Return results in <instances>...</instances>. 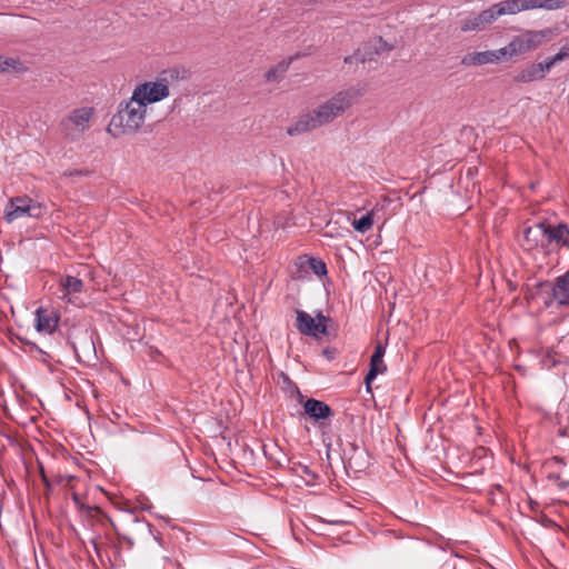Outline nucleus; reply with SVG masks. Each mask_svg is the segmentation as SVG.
Here are the masks:
<instances>
[{"label": "nucleus", "instance_id": "1", "mask_svg": "<svg viewBox=\"0 0 569 569\" xmlns=\"http://www.w3.org/2000/svg\"><path fill=\"white\" fill-rule=\"evenodd\" d=\"M351 104V93L349 91H340L317 109L301 116L297 122L288 129V133L290 136L299 134L327 124L341 116Z\"/></svg>", "mask_w": 569, "mask_h": 569}, {"label": "nucleus", "instance_id": "2", "mask_svg": "<svg viewBox=\"0 0 569 569\" xmlns=\"http://www.w3.org/2000/svg\"><path fill=\"white\" fill-rule=\"evenodd\" d=\"M147 107L132 93L129 100L118 106L117 113L112 116L108 132L113 136L138 131L144 123Z\"/></svg>", "mask_w": 569, "mask_h": 569}, {"label": "nucleus", "instance_id": "3", "mask_svg": "<svg viewBox=\"0 0 569 569\" xmlns=\"http://www.w3.org/2000/svg\"><path fill=\"white\" fill-rule=\"evenodd\" d=\"M94 114L93 107H81L71 110L59 123L61 134L69 141L79 140L90 128Z\"/></svg>", "mask_w": 569, "mask_h": 569}, {"label": "nucleus", "instance_id": "4", "mask_svg": "<svg viewBox=\"0 0 569 569\" xmlns=\"http://www.w3.org/2000/svg\"><path fill=\"white\" fill-rule=\"evenodd\" d=\"M553 37L551 28L542 30H526L511 40V51L521 56L528 51H532L549 42Z\"/></svg>", "mask_w": 569, "mask_h": 569}, {"label": "nucleus", "instance_id": "5", "mask_svg": "<svg viewBox=\"0 0 569 569\" xmlns=\"http://www.w3.org/2000/svg\"><path fill=\"white\" fill-rule=\"evenodd\" d=\"M538 295L543 297L545 307H550L552 301L563 306L569 303V269L558 277L555 283L543 281L538 283Z\"/></svg>", "mask_w": 569, "mask_h": 569}, {"label": "nucleus", "instance_id": "6", "mask_svg": "<svg viewBox=\"0 0 569 569\" xmlns=\"http://www.w3.org/2000/svg\"><path fill=\"white\" fill-rule=\"evenodd\" d=\"M42 214V206L29 197H16L9 200L4 219L12 222L21 217L39 218Z\"/></svg>", "mask_w": 569, "mask_h": 569}, {"label": "nucleus", "instance_id": "7", "mask_svg": "<svg viewBox=\"0 0 569 569\" xmlns=\"http://www.w3.org/2000/svg\"><path fill=\"white\" fill-rule=\"evenodd\" d=\"M132 93L148 107V104L166 99L170 91L164 82L147 81L137 86Z\"/></svg>", "mask_w": 569, "mask_h": 569}, {"label": "nucleus", "instance_id": "8", "mask_svg": "<svg viewBox=\"0 0 569 569\" xmlns=\"http://www.w3.org/2000/svg\"><path fill=\"white\" fill-rule=\"evenodd\" d=\"M546 232L543 237L546 252L550 251V247L555 246L557 249L567 248L569 249V227L567 223H558L551 226L545 222Z\"/></svg>", "mask_w": 569, "mask_h": 569}, {"label": "nucleus", "instance_id": "9", "mask_svg": "<svg viewBox=\"0 0 569 569\" xmlns=\"http://www.w3.org/2000/svg\"><path fill=\"white\" fill-rule=\"evenodd\" d=\"M555 64L550 62V58H547L543 62L532 63L513 77L515 82L528 83L537 80H541L550 71Z\"/></svg>", "mask_w": 569, "mask_h": 569}, {"label": "nucleus", "instance_id": "10", "mask_svg": "<svg viewBox=\"0 0 569 569\" xmlns=\"http://www.w3.org/2000/svg\"><path fill=\"white\" fill-rule=\"evenodd\" d=\"M386 347L378 342L370 359V369L365 377L366 389L368 392H371V382L376 377L387 370V366L383 362Z\"/></svg>", "mask_w": 569, "mask_h": 569}, {"label": "nucleus", "instance_id": "11", "mask_svg": "<svg viewBox=\"0 0 569 569\" xmlns=\"http://www.w3.org/2000/svg\"><path fill=\"white\" fill-rule=\"evenodd\" d=\"M546 232L545 222H538L527 227L523 231L522 247L525 250L531 251L537 248H545L543 237Z\"/></svg>", "mask_w": 569, "mask_h": 569}, {"label": "nucleus", "instance_id": "12", "mask_svg": "<svg viewBox=\"0 0 569 569\" xmlns=\"http://www.w3.org/2000/svg\"><path fill=\"white\" fill-rule=\"evenodd\" d=\"M305 413L315 422H321L333 416L332 409L323 401L310 398L303 403Z\"/></svg>", "mask_w": 569, "mask_h": 569}, {"label": "nucleus", "instance_id": "13", "mask_svg": "<svg viewBox=\"0 0 569 569\" xmlns=\"http://www.w3.org/2000/svg\"><path fill=\"white\" fill-rule=\"evenodd\" d=\"M36 329L39 332L52 333L59 322V316L54 311L39 308L36 311Z\"/></svg>", "mask_w": 569, "mask_h": 569}, {"label": "nucleus", "instance_id": "14", "mask_svg": "<svg viewBox=\"0 0 569 569\" xmlns=\"http://www.w3.org/2000/svg\"><path fill=\"white\" fill-rule=\"evenodd\" d=\"M83 281L73 276H67L60 282V292L61 299L67 300V302H71L70 296L73 293L82 292L83 290Z\"/></svg>", "mask_w": 569, "mask_h": 569}, {"label": "nucleus", "instance_id": "15", "mask_svg": "<svg viewBox=\"0 0 569 569\" xmlns=\"http://www.w3.org/2000/svg\"><path fill=\"white\" fill-rule=\"evenodd\" d=\"M296 327L301 335L317 337L316 320L306 311L297 310Z\"/></svg>", "mask_w": 569, "mask_h": 569}, {"label": "nucleus", "instance_id": "16", "mask_svg": "<svg viewBox=\"0 0 569 569\" xmlns=\"http://www.w3.org/2000/svg\"><path fill=\"white\" fill-rule=\"evenodd\" d=\"M497 62V56L491 51L471 52L462 57L463 66H482Z\"/></svg>", "mask_w": 569, "mask_h": 569}, {"label": "nucleus", "instance_id": "17", "mask_svg": "<svg viewBox=\"0 0 569 569\" xmlns=\"http://www.w3.org/2000/svg\"><path fill=\"white\" fill-rule=\"evenodd\" d=\"M485 29L486 26L481 19L480 13L467 17L460 21V30L462 32L481 31Z\"/></svg>", "mask_w": 569, "mask_h": 569}, {"label": "nucleus", "instance_id": "18", "mask_svg": "<svg viewBox=\"0 0 569 569\" xmlns=\"http://www.w3.org/2000/svg\"><path fill=\"white\" fill-rule=\"evenodd\" d=\"M72 500L76 503V506L79 508V510L88 518H96L98 516H101L102 518L110 521L107 515L102 512V510L97 506H86L81 502L79 495L73 493Z\"/></svg>", "mask_w": 569, "mask_h": 569}, {"label": "nucleus", "instance_id": "19", "mask_svg": "<svg viewBox=\"0 0 569 569\" xmlns=\"http://www.w3.org/2000/svg\"><path fill=\"white\" fill-rule=\"evenodd\" d=\"M498 8L501 16L505 14H516L523 10V1L522 0H502L497 2Z\"/></svg>", "mask_w": 569, "mask_h": 569}, {"label": "nucleus", "instance_id": "20", "mask_svg": "<svg viewBox=\"0 0 569 569\" xmlns=\"http://www.w3.org/2000/svg\"><path fill=\"white\" fill-rule=\"evenodd\" d=\"M376 209L373 208L371 211H369L367 214L361 217L360 219H355L352 221V227L356 231L360 233H366L369 230H371L373 226V217H375Z\"/></svg>", "mask_w": 569, "mask_h": 569}, {"label": "nucleus", "instance_id": "21", "mask_svg": "<svg viewBox=\"0 0 569 569\" xmlns=\"http://www.w3.org/2000/svg\"><path fill=\"white\" fill-rule=\"evenodd\" d=\"M290 61H281L276 67L270 68L264 78L269 82L279 81L281 77L287 72Z\"/></svg>", "mask_w": 569, "mask_h": 569}, {"label": "nucleus", "instance_id": "22", "mask_svg": "<svg viewBox=\"0 0 569 569\" xmlns=\"http://www.w3.org/2000/svg\"><path fill=\"white\" fill-rule=\"evenodd\" d=\"M27 68L23 66V63L18 59L0 56V72H8L10 70L16 72H23Z\"/></svg>", "mask_w": 569, "mask_h": 569}, {"label": "nucleus", "instance_id": "23", "mask_svg": "<svg viewBox=\"0 0 569 569\" xmlns=\"http://www.w3.org/2000/svg\"><path fill=\"white\" fill-rule=\"evenodd\" d=\"M392 46L385 41L381 37L373 38L366 42V49L375 50L376 54L392 50Z\"/></svg>", "mask_w": 569, "mask_h": 569}, {"label": "nucleus", "instance_id": "24", "mask_svg": "<svg viewBox=\"0 0 569 569\" xmlns=\"http://www.w3.org/2000/svg\"><path fill=\"white\" fill-rule=\"evenodd\" d=\"M498 4L495 3L491 7L482 10L480 13L481 19L483 20V23L486 28L493 23L499 17H501L500 11H498Z\"/></svg>", "mask_w": 569, "mask_h": 569}, {"label": "nucleus", "instance_id": "25", "mask_svg": "<svg viewBox=\"0 0 569 569\" xmlns=\"http://www.w3.org/2000/svg\"><path fill=\"white\" fill-rule=\"evenodd\" d=\"M550 58V62L553 64H557L566 59H569V38L566 40V42L561 46L560 50Z\"/></svg>", "mask_w": 569, "mask_h": 569}, {"label": "nucleus", "instance_id": "26", "mask_svg": "<svg viewBox=\"0 0 569 569\" xmlns=\"http://www.w3.org/2000/svg\"><path fill=\"white\" fill-rule=\"evenodd\" d=\"M356 56L359 57V62L365 63L375 60L377 54L375 50L366 49V43H363L362 47L356 50Z\"/></svg>", "mask_w": 569, "mask_h": 569}, {"label": "nucleus", "instance_id": "27", "mask_svg": "<svg viewBox=\"0 0 569 569\" xmlns=\"http://www.w3.org/2000/svg\"><path fill=\"white\" fill-rule=\"evenodd\" d=\"M566 0H542L541 2V9L548 11L560 10L566 8Z\"/></svg>", "mask_w": 569, "mask_h": 569}, {"label": "nucleus", "instance_id": "28", "mask_svg": "<svg viewBox=\"0 0 569 569\" xmlns=\"http://www.w3.org/2000/svg\"><path fill=\"white\" fill-rule=\"evenodd\" d=\"M309 266L317 276L327 274V266L322 260L317 259V258H310Z\"/></svg>", "mask_w": 569, "mask_h": 569}, {"label": "nucleus", "instance_id": "29", "mask_svg": "<svg viewBox=\"0 0 569 569\" xmlns=\"http://www.w3.org/2000/svg\"><path fill=\"white\" fill-rule=\"evenodd\" d=\"M316 320V327H317V336L320 335H327V322L330 320L328 317L323 316L321 311H319L313 318Z\"/></svg>", "mask_w": 569, "mask_h": 569}, {"label": "nucleus", "instance_id": "30", "mask_svg": "<svg viewBox=\"0 0 569 569\" xmlns=\"http://www.w3.org/2000/svg\"><path fill=\"white\" fill-rule=\"evenodd\" d=\"M511 41L503 48H500L498 50H492L491 53H495L497 56V62L500 61L502 58H512L518 56L517 53H513L511 51Z\"/></svg>", "mask_w": 569, "mask_h": 569}, {"label": "nucleus", "instance_id": "31", "mask_svg": "<svg viewBox=\"0 0 569 569\" xmlns=\"http://www.w3.org/2000/svg\"><path fill=\"white\" fill-rule=\"evenodd\" d=\"M549 480L557 482L560 489H567L569 487V480H563L558 472L549 473L547 477Z\"/></svg>", "mask_w": 569, "mask_h": 569}, {"label": "nucleus", "instance_id": "32", "mask_svg": "<svg viewBox=\"0 0 569 569\" xmlns=\"http://www.w3.org/2000/svg\"><path fill=\"white\" fill-rule=\"evenodd\" d=\"M523 1V10H533L541 9L542 0H522Z\"/></svg>", "mask_w": 569, "mask_h": 569}, {"label": "nucleus", "instance_id": "33", "mask_svg": "<svg viewBox=\"0 0 569 569\" xmlns=\"http://www.w3.org/2000/svg\"><path fill=\"white\" fill-rule=\"evenodd\" d=\"M302 475H305L308 480L307 482H313L318 476L308 467V466H300Z\"/></svg>", "mask_w": 569, "mask_h": 569}, {"label": "nucleus", "instance_id": "34", "mask_svg": "<svg viewBox=\"0 0 569 569\" xmlns=\"http://www.w3.org/2000/svg\"><path fill=\"white\" fill-rule=\"evenodd\" d=\"M345 63H348V64H351L353 62H359V57L356 56V52L351 56H347L345 59H343Z\"/></svg>", "mask_w": 569, "mask_h": 569}, {"label": "nucleus", "instance_id": "35", "mask_svg": "<svg viewBox=\"0 0 569 569\" xmlns=\"http://www.w3.org/2000/svg\"><path fill=\"white\" fill-rule=\"evenodd\" d=\"M549 463H558V465H561V466L566 465L565 459L562 457H559V456L552 457L550 459Z\"/></svg>", "mask_w": 569, "mask_h": 569}, {"label": "nucleus", "instance_id": "36", "mask_svg": "<svg viewBox=\"0 0 569 569\" xmlns=\"http://www.w3.org/2000/svg\"><path fill=\"white\" fill-rule=\"evenodd\" d=\"M41 478H42V481H43L44 486H46L47 488H50V486H51V485H50V481H49V479L47 478V476L44 475L43 469H41Z\"/></svg>", "mask_w": 569, "mask_h": 569}, {"label": "nucleus", "instance_id": "37", "mask_svg": "<svg viewBox=\"0 0 569 569\" xmlns=\"http://www.w3.org/2000/svg\"><path fill=\"white\" fill-rule=\"evenodd\" d=\"M426 549H427V556H429V557L433 556L432 553L438 552L436 549H432V548H426Z\"/></svg>", "mask_w": 569, "mask_h": 569}, {"label": "nucleus", "instance_id": "38", "mask_svg": "<svg viewBox=\"0 0 569 569\" xmlns=\"http://www.w3.org/2000/svg\"><path fill=\"white\" fill-rule=\"evenodd\" d=\"M86 345H87V347H88L89 349H90V348H93V342H92V340H91V339L86 340Z\"/></svg>", "mask_w": 569, "mask_h": 569}, {"label": "nucleus", "instance_id": "39", "mask_svg": "<svg viewBox=\"0 0 569 569\" xmlns=\"http://www.w3.org/2000/svg\"><path fill=\"white\" fill-rule=\"evenodd\" d=\"M72 348H73V351L76 352V355L79 356L78 347L74 343L72 345Z\"/></svg>", "mask_w": 569, "mask_h": 569}, {"label": "nucleus", "instance_id": "40", "mask_svg": "<svg viewBox=\"0 0 569 569\" xmlns=\"http://www.w3.org/2000/svg\"><path fill=\"white\" fill-rule=\"evenodd\" d=\"M92 543L94 546V549L97 550L98 549V545H97L96 540H92Z\"/></svg>", "mask_w": 569, "mask_h": 569}, {"label": "nucleus", "instance_id": "41", "mask_svg": "<svg viewBox=\"0 0 569 569\" xmlns=\"http://www.w3.org/2000/svg\"><path fill=\"white\" fill-rule=\"evenodd\" d=\"M81 172L80 171H74V172H70V176L72 174H80Z\"/></svg>", "mask_w": 569, "mask_h": 569}, {"label": "nucleus", "instance_id": "42", "mask_svg": "<svg viewBox=\"0 0 569 569\" xmlns=\"http://www.w3.org/2000/svg\"><path fill=\"white\" fill-rule=\"evenodd\" d=\"M413 546H421L419 542H412Z\"/></svg>", "mask_w": 569, "mask_h": 569}, {"label": "nucleus", "instance_id": "43", "mask_svg": "<svg viewBox=\"0 0 569 569\" xmlns=\"http://www.w3.org/2000/svg\"><path fill=\"white\" fill-rule=\"evenodd\" d=\"M453 569H457V568H453Z\"/></svg>", "mask_w": 569, "mask_h": 569}]
</instances>
